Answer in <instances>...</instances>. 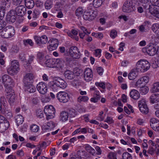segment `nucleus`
Instances as JSON below:
<instances>
[{
    "mask_svg": "<svg viewBox=\"0 0 159 159\" xmlns=\"http://www.w3.org/2000/svg\"><path fill=\"white\" fill-rule=\"evenodd\" d=\"M8 98V102L10 105H13L17 99L16 94H12L11 96L7 98Z\"/></svg>",
    "mask_w": 159,
    "mask_h": 159,
    "instance_id": "obj_30",
    "label": "nucleus"
},
{
    "mask_svg": "<svg viewBox=\"0 0 159 159\" xmlns=\"http://www.w3.org/2000/svg\"><path fill=\"white\" fill-rule=\"evenodd\" d=\"M150 91L152 93L159 92V82L154 83Z\"/></svg>",
    "mask_w": 159,
    "mask_h": 159,
    "instance_id": "obj_31",
    "label": "nucleus"
},
{
    "mask_svg": "<svg viewBox=\"0 0 159 159\" xmlns=\"http://www.w3.org/2000/svg\"><path fill=\"white\" fill-rule=\"evenodd\" d=\"M144 105H147L146 104V101L145 99H142L141 100L139 101V107H141L144 106Z\"/></svg>",
    "mask_w": 159,
    "mask_h": 159,
    "instance_id": "obj_52",
    "label": "nucleus"
},
{
    "mask_svg": "<svg viewBox=\"0 0 159 159\" xmlns=\"http://www.w3.org/2000/svg\"><path fill=\"white\" fill-rule=\"evenodd\" d=\"M37 116L40 118H42L43 117V112L40 110H37L36 112Z\"/></svg>",
    "mask_w": 159,
    "mask_h": 159,
    "instance_id": "obj_50",
    "label": "nucleus"
},
{
    "mask_svg": "<svg viewBox=\"0 0 159 159\" xmlns=\"http://www.w3.org/2000/svg\"><path fill=\"white\" fill-rule=\"evenodd\" d=\"M36 87L38 91L41 94H44L47 92L48 88L47 84L44 82H39L37 85Z\"/></svg>",
    "mask_w": 159,
    "mask_h": 159,
    "instance_id": "obj_11",
    "label": "nucleus"
},
{
    "mask_svg": "<svg viewBox=\"0 0 159 159\" xmlns=\"http://www.w3.org/2000/svg\"><path fill=\"white\" fill-rule=\"evenodd\" d=\"M44 55L43 53L39 52L37 54V57L39 60H42L44 57Z\"/></svg>",
    "mask_w": 159,
    "mask_h": 159,
    "instance_id": "obj_61",
    "label": "nucleus"
},
{
    "mask_svg": "<svg viewBox=\"0 0 159 159\" xmlns=\"http://www.w3.org/2000/svg\"><path fill=\"white\" fill-rule=\"evenodd\" d=\"M97 72L98 74L100 75H102L103 74V69L101 67H98L97 69Z\"/></svg>",
    "mask_w": 159,
    "mask_h": 159,
    "instance_id": "obj_62",
    "label": "nucleus"
},
{
    "mask_svg": "<svg viewBox=\"0 0 159 159\" xmlns=\"http://www.w3.org/2000/svg\"><path fill=\"white\" fill-rule=\"evenodd\" d=\"M34 39L37 43L39 45L45 44L48 40V38L45 35H43L41 37L35 36Z\"/></svg>",
    "mask_w": 159,
    "mask_h": 159,
    "instance_id": "obj_14",
    "label": "nucleus"
},
{
    "mask_svg": "<svg viewBox=\"0 0 159 159\" xmlns=\"http://www.w3.org/2000/svg\"><path fill=\"white\" fill-rule=\"evenodd\" d=\"M69 116L68 112L62 111L60 114V118L62 121H65L68 120Z\"/></svg>",
    "mask_w": 159,
    "mask_h": 159,
    "instance_id": "obj_34",
    "label": "nucleus"
},
{
    "mask_svg": "<svg viewBox=\"0 0 159 159\" xmlns=\"http://www.w3.org/2000/svg\"><path fill=\"white\" fill-rule=\"evenodd\" d=\"M150 12L157 18H159V5H152L150 9Z\"/></svg>",
    "mask_w": 159,
    "mask_h": 159,
    "instance_id": "obj_17",
    "label": "nucleus"
},
{
    "mask_svg": "<svg viewBox=\"0 0 159 159\" xmlns=\"http://www.w3.org/2000/svg\"><path fill=\"white\" fill-rule=\"evenodd\" d=\"M157 49L156 48L152 45H148L142 49V51L143 53H147L150 56H153L157 54Z\"/></svg>",
    "mask_w": 159,
    "mask_h": 159,
    "instance_id": "obj_8",
    "label": "nucleus"
},
{
    "mask_svg": "<svg viewBox=\"0 0 159 159\" xmlns=\"http://www.w3.org/2000/svg\"><path fill=\"white\" fill-rule=\"evenodd\" d=\"M2 5L3 6L2 9L5 7V8H8L10 7L11 4V0H2Z\"/></svg>",
    "mask_w": 159,
    "mask_h": 159,
    "instance_id": "obj_35",
    "label": "nucleus"
},
{
    "mask_svg": "<svg viewBox=\"0 0 159 159\" xmlns=\"http://www.w3.org/2000/svg\"><path fill=\"white\" fill-rule=\"evenodd\" d=\"M151 103H154L159 101V94L154 93L152 94L150 97Z\"/></svg>",
    "mask_w": 159,
    "mask_h": 159,
    "instance_id": "obj_23",
    "label": "nucleus"
},
{
    "mask_svg": "<svg viewBox=\"0 0 159 159\" xmlns=\"http://www.w3.org/2000/svg\"><path fill=\"white\" fill-rule=\"evenodd\" d=\"M85 148L88 152L92 154L93 155L95 153V150L89 145L88 144L85 145Z\"/></svg>",
    "mask_w": 159,
    "mask_h": 159,
    "instance_id": "obj_39",
    "label": "nucleus"
},
{
    "mask_svg": "<svg viewBox=\"0 0 159 159\" xmlns=\"http://www.w3.org/2000/svg\"><path fill=\"white\" fill-rule=\"evenodd\" d=\"M25 5L27 8L31 9L34 7V2L33 0H25Z\"/></svg>",
    "mask_w": 159,
    "mask_h": 159,
    "instance_id": "obj_28",
    "label": "nucleus"
},
{
    "mask_svg": "<svg viewBox=\"0 0 159 159\" xmlns=\"http://www.w3.org/2000/svg\"><path fill=\"white\" fill-rule=\"evenodd\" d=\"M5 89V95L7 98L10 97L12 94H15L14 92V90L12 89L11 86L6 87Z\"/></svg>",
    "mask_w": 159,
    "mask_h": 159,
    "instance_id": "obj_26",
    "label": "nucleus"
},
{
    "mask_svg": "<svg viewBox=\"0 0 159 159\" xmlns=\"http://www.w3.org/2000/svg\"><path fill=\"white\" fill-rule=\"evenodd\" d=\"M64 58H58L56 59V66L58 68L62 69L64 66V63L66 61L69 62L72 61V58L69 55L68 53L65 52L63 55Z\"/></svg>",
    "mask_w": 159,
    "mask_h": 159,
    "instance_id": "obj_5",
    "label": "nucleus"
},
{
    "mask_svg": "<svg viewBox=\"0 0 159 159\" xmlns=\"http://www.w3.org/2000/svg\"><path fill=\"white\" fill-rule=\"evenodd\" d=\"M84 10L81 7H79L75 11V14L77 16H80L82 15L83 12Z\"/></svg>",
    "mask_w": 159,
    "mask_h": 159,
    "instance_id": "obj_47",
    "label": "nucleus"
},
{
    "mask_svg": "<svg viewBox=\"0 0 159 159\" xmlns=\"http://www.w3.org/2000/svg\"><path fill=\"white\" fill-rule=\"evenodd\" d=\"M45 8L46 9H50L52 7V2L51 0H47L45 3Z\"/></svg>",
    "mask_w": 159,
    "mask_h": 159,
    "instance_id": "obj_40",
    "label": "nucleus"
},
{
    "mask_svg": "<svg viewBox=\"0 0 159 159\" xmlns=\"http://www.w3.org/2000/svg\"><path fill=\"white\" fill-rule=\"evenodd\" d=\"M143 82V80L141 79V78L138 80L136 82L135 84V86L137 87V88L141 86V84H142Z\"/></svg>",
    "mask_w": 159,
    "mask_h": 159,
    "instance_id": "obj_56",
    "label": "nucleus"
},
{
    "mask_svg": "<svg viewBox=\"0 0 159 159\" xmlns=\"http://www.w3.org/2000/svg\"><path fill=\"white\" fill-rule=\"evenodd\" d=\"M68 113L70 117H74L77 115V112L73 109L69 110Z\"/></svg>",
    "mask_w": 159,
    "mask_h": 159,
    "instance_id": "obj_41",
    "label": "nucleus"
},
{
    "mask_svg": "<svg viewBox=\"0 0 159 159\" xmlns=\"http://www.w3.org/2000/svg\"><path fill=\"white\" fill-rule=\"evenodd\" d=\"M2 123V127L3 129L6 130L7 129L9 126V121L7 120H5L4 122Z\"/></svg>",
    "mask_w": 159,
    "mask_h": 159,
    "instance_id": "obj_46",
    "label": "nucleus"
},
{
    "mask_svg": "<svg viewBox=\"0 0 159 159\" xmlns=\"http://www.w3.org/2000/svg\"><path fill=\"white\" fill-rule=\"evenodd\" d=\"M6 22L5 21L2 20H0V30H2L6 25Z\"/></svg>",
    "mask_w": 159,
    "mask_h": 159,
    "instance_id": "obj_54",
    "label": "nucleus"
},
{
    "mask_svg": "<svg viewBox=\"0 0 159 159\" xmlns=\"http://www.w3.org/2000/svg\"><path fill=\"white\" fill-rule=\"evenodd\" d=\"M150 125L153 130L156 131H159V120L156 118H153L150 120Z\"/></svg>",
    "mask_w": 159,
    "mask_h": 159,
    "instance_id": "obj_16",
    "label": "nucleus"
},
{
    "mask_svg": "<svg viewBox=\"0 0 159 159\" xmlns=\"http://www.w3.org/2000/svg\"><path fill=\"white\" fill-rule=\"evenodd\" d=\"M102 3L101 0H93V5L95 8L100 7Z\"/></svg>",
    "mask_w": 159,
    "mask_h": 159,
    "instance_id": "obj_43",
    "label": "nucleus"
},
{
    "mask_svg": "<svg viewBox=\"0 0 159 159\" xmlns=\"http://www.w3.org/2000/svg\"><path fill=\"white\" fill-rule=\"evenodd\" d=\"M39 14V12L37 10H34L33 13V17L34 18H36L37 16Z\"/></svg>",
    "mask_w": 159,
    "mask_h": 159,
    "instance_id": "obj_64",
    "label": "nucleus"
},
{
    "mask_svg": "<svg viewBox=\"0 0 159 159\" xmlns=\"http://www.w3.org/2000/svg\"><path fill=\"white\" fill-rule=\"evenodd\" d=\"M116 155V154L115 153L111 152L108 156L109 159H117Z\"/></svg>",
    "mask_w": 159,
    "mask_h": 159,
    "instance_id": "obj_49",
    "label": "nucleus"
},
{
    "mask_svg": "<svg viewBox=\"0 0 159 159\" xmlns=\"http://www.w3.org/2000/svg\"><path fill=\"white\" fill-rule=\"evenodd\" d=\"M2 114L4 115L7 118H10L12 116V114L10 110H8L6 111L2 110Z\"/></svg>",
    "mask_w": 159,
    "mask_h": 159,
    "instance_id": "obj_44",
    "label": "nucleus"
},
{
    "mask_svg": "<svg viewBox=\"0 0 159 159\" xmlns=\"http://www.w3.org/2000/svg\"><path fill=\"white\" fill-rule=\"evenodd\" d=\"M93 72L90 68H87L84 72V80L87 82L92 80L93 78Z\"/></svg>",
    "mask_w": 159,
    "mask_h": 159,
    "instance_id": "obj_12",
    "label": "nucleus"
},
{
    "mask_svg": "<svg viewBox=\"0 0 159 159\" xmlns=\"http://www.w3.org/2000/svg\"><path fill=\"white\" fill-rule=\"evenodd\" d=\"M130 97L134 100H137L140 97V94L138 91L135 89H133L130 92Z\"/></svg>",
    "mask_w": 159,
    "mask_h": 159,
    "instance_id": "obj_21",
    "label": "nucleus"
},
{
    "mask_svg": "<svg viewBox=\"0 0 159 159\" xmlns=\"http://www.w3.org/2000/svg\"><path fill=\"white\" fill-rule=\"evenodd\" d=\"M95 84L97 86L100 87L102 89H105L106 88L105 84L103 82H96Z\"/></svg>",
    "mask_w": 159,
    "mask_h": 159,
    "instance_id": "obj_53",
    "label": "nucleus"
},
{
    "mask_svg": "<svg viewBox=\"0 0 159 159\" xmlns=\"http://www.w3.org/2000/svg\"><path fill=\"white\" fill-rule=\"evenodd\" d=\"M44 112L46 116V119L47 120L54 117L55 110L54 107L51 105H47L44 108Z\"/></svg>",
    "mask_w": 159,
    "mask_h": 159,
    "instance_id": "obj_6",
    "label": "nucleus"
},
{
    "mask_svg": "<svg viewBox=\"0 0 159 159\" xmlns=\"http://www.w3.org/2000/svg\"><path fill=\"white\" fill-rule=\"evenodd\" d=\"M30 129L32 132H37L39 131V127L37 125L33 124L30 126Z\"/></svg>",
    "mask_w": 159,
    "mask_h": 159,
    "instance_id": "obj_45",
    "label": "nucleus"
},
{
    "mask_svg": "<svg viewBox=\"0 0 159 159\" xmlns=\"http://www.w3.org/2000/svg\"><path fill=\"white\" fill-rule=\"evenodd\" d=\"M64 75L66 79L68 80H72L75 77L74 72L68 70H66L65 71Z\"/></svg>",
    "mask_w": 159,
    "mask_h": 159,
    "instance_id": "obj_19",
    "label": "nucleus"
},
{
    "mask_svg": "<svg viewBox=\"0 0 159 159\" xmlns=\"http://www.w3.org/2000/svg\"><path fill=\"white\" fill-rule=\"evenodd\" d=\"M150 65L149 62L144 60L139 61L136 64V70L139 71L144 72L147 71L150 68Z\"/></svg>",
    "mask_w": 159,
    "mask_h": 159,
    "instance_id": "obj_4",
    "label": "nucleus"
},
{
    "mask_svg": "<svg viewBox=\"0 0 159 159\" xmlns=\"http://www.w3.org/2000/svg\"><path fill=\"white\" fill-rule=\"evenodd\" d=\"M19 66V63L18 61L14 60L11 61V66H12L13 67L16 68L19 70L20 69Z\"/></svg>",
    "mask_w": 159,
    "mask_h": 159,
    "instance_id": "obj_36",
    "label": "nucleus"
},
{
    "mask_svg": "<svg viewBox=\"0 0 159 159\" xmlns=\"http://www.w3.org/2000/svg\"><path fill=\"white\" fill-rule=\"evenodd\" d=\"M55 63V62L54 59H48L45 62L46 65L49 67H52Z\"/></svg>",
    "mask_w": 159,
    "mask_h": 159,
    "instance_id": "obj_33",
    "label": "nucleus"
},
{
    "mask_svg": "<svg viewBox=\"0 0 159 159\" xmlns=\"http://www.w3.org/2000/svg\"><path fill=\"white\" fill-rule=\"evenodd\" d=\"M19 71L16 68L13 67L12 66H10L7 69L8 74L11 75H16Z\"/></svg>",
    "mask_w": 159,
    "mask_h": 159,
    "instance_id": "obj_27",
    "label": "nucleus"
},
{
    "mask_svg": "<svg viewBox=\"0 0 159 159\" xmlns=\"http://www.w3.org/2000/svg\"><path fill=\"white\" fill-rule=\"evenodd\" d=\"M136 0H126L124 3L122 10L124 12L129 13L135 10L136 5Z\"/></svg>",
    "mask_w": 159,
    "mask_h": 159,
    "instance_id": "obj_2",
    "label": "nucleus"
},
{
    "mask_svg": "<svg viewBox=\"0 0 159 159\" xmlns=\"http://www.w3.org/2000/svg\"><path fill=\"white\" fill-rule=\"evenodd\" d=\"M90 11L85 12L83 16L84 19L85 20L91 21L94 20V17H92Z\"/></svg>",
    "mask_w": 159,
    "mask_h": 159,
    "instance_id": "obj_25",
    "label": "nucleus"
},
{
    "mask_svg": "<svg viewBox=\"0 0 159 159\" xmlns=\"http://www.w3.org/2000/svg\"><path fill=\"white\" fill-rule=\"evenodd\" d=\"M122 159H132V157L130 153L126 152L122 154Z\"/></svg>",
    "mask_w": 159,
    "mask_h": 159,
    "instance_id": "obj_42",
    "label": "nucleus"
},
{
    "mask_svg": "<svg viewBox=\"0 0 159 159\" xmlns=\"http://www.w3.org/2000/svg\"><path fill=\"white\" fill-rule=\"evenodd\" d=\"M8 19L10 22L11 23L14 22L16 18V16L17 15L14 10H11L8 13Z\"/></svg>",
    "mask_w": 159,
    "mask_h": 159,
    "instance_id": "obj_18",
    "label": "nucleus"
},
{
    "mask_svg": "<svg viewBox=\"0 0 159 159\" xmlns=\"http://www.w3.org/2000/svg\"><path fill=\"white\" fill-rule=\"evenodd\" d=\"M15 119L16 120L17 126L21 124L24 121V118L20 115H18L15 117Z\"/></svg>",
    "mask_w": 159,
    "mask_h": 159,
    "instance_id": "obj_29",
    "label": "nucleus"
},
{
    "mask_svg": "<svg viewBox=\"0 0 159 159\" xmlns=\"http://www.w3.org/2000/svg\"><path fill=\"white\" fill-rule=\"evenodd\" d=\"M50 87L54 92L60 90L61 89H65L67 86L66 82L61 78L59 77H55L53 80L50 82Z\"/></svg>",
    "mask_w": 159,
    "mask_h": 159,
    "instance_id": "obj_1",
    "label": "nucleus"
},
{
    "mask_svg": "<svg viewBox=\"0 0 159 159\" xmlns=\"http://www.w3.org/2000/svg\"><path fill=\"white\" fill-rule=\"evenodd\" d=\"M138 71L136 69H133L128 75L129 79L131 80H133L137 76Z\"/></svg>",
    "mask_w": 159,
    "mask_h": 159,
    "instance_id": "obj_22",
    "label": "nucleus"
},
{
    "mask_svg": "<svg viewBox=\"0 0 159 159\" xmlns=\"http://www.w3.org/2000/svg\"><path fill=\"white\" fill-rule=\"evenodd\" d=\"M155 152V149L152 147H149L148 151V153L151 155L154 154Z\"/></svg>",
    "mask_w": 159,
    "mask_h": 159,
    "instance_id": "obj_59",
    "label": "nucleus"
},
{
    "mask_svg": "<svg viewBox=\"0 0 159 159\" xmlns=\"http://www.w3.org/2000/svg\"><path fill=\"white\" fill-rule=\"evenodd\" d=\"M94 97L97 99L98 100H100L101 96L99 94V92L98 91H95L94 94Z\"/></svg>",
    "mask_w": 159,
    "mask_h": 159,
    "instance_id": "obj_55",
    "label": "nucleus"
},
{
    "mask_svg": "<svg viewBox=\"0 0 159 159\" xmlns=\"http://www.w3.org/2000/svg\"><path fill=\"white\" fill-rule=\"evenodd\" d=\"M143 6L144 8L146 9H148L149 11L150 12V8H152V5H150L149 4V3H148L146 4H144L143 5Z\"/></svg>",
    "mask_w": 159,
    "mask_h": 159,
    "instance_id": "obj_63",
    "label": "nucleus"
},
{
    "mask_svg": "<svg viewBox=\"0 0 159 159\" xmlns=\"http://www.w3.org/2000/svg\"><path fill=\"white\" fill-rule=\"evenodd\" d=\"M24 43L25 45H27L29 44L31 46L33 45L34 43L32 40L30 39H28L24 41Z\"/></svg>",
    "mask_w": 159,
    "mask_h": 159,
    "instance_id": "obj_51",
    "label": "nucleus"
},
{
    "mask_svg": "<svg viewBox=\"0 0 159 159\" xmlns=\"http://www.w3.org/2000/svg\"><path fill=\"white\" fill-rule=\"evenodd\" d=\"M15 33L14 27L9 25L4 28L1 32L2 37L4 38H9L13 36Z\"/></svg>",
    "mask_w": 159,
    "mask_h": 159,
    "instance_id": "obj_3",
    "label": "nucleus"
},
{
    "mask_svg": "<svg viewBox=\"0 0 159 159\" xmlns=\"http://www.w3.org/2000/svg\"><path fill=\"white\" fill-rule=\"evenodd\" d=\"M69 55L74 59H78L80 57V53L79 49L76 46H72L70 48L69 50Z\"/></svg>",
    "mask_w": 159,
    "mask_h": 159,
    "instance_id": "obj_9",
    "label": "nucleus"
},
{
    "mask_svg": "<svg viewBox=\"0 0 159 159\" xmlns=\"http://www.w3.org/2000/svg\"><path fill=\"white\" fill-rule=\"evenodd\" d=\"M48 43H49L48 47L49 48H50L51 47L52 50L55 49L57 47L58 45V42L57 39H52L50 41L48 42Z\"/></svg>",
    "mask_w": 159,
    "mask_h": 159,
    "instance_id": "obj_20",
    "label": "nucleus"
},
{
    "mask_svg": "<svg viewBox=\"0 0 159 159\" xmlns=\"http://www.w3.org/2000/svg\"><path fill=\"white\" fill-rule=\"evenodd\" d=\"M101 50L100 49H96L95 50L94 55L96 57L99 56L101 55Z\"/></svg>",
    "mask_w": 159,
    "mask_h": 159,
    "instance_id": "obj_58",
    "label": "nucleus"
},
{
    "mask_svg": "<svg viewBox=\"0 0 159 159\" xmlns=\"http://www.w3.org/2000/svg\"><path fill=\"white\" fill-rule=\"evenodd\" d=\"M47 125L49 128V129L53 128L55 127L54 123L52 121L48 122Z\"/></svg>",
    "mask_w": 159,
    "mask_h": 159,
    "instance_id": "obj_57",
    "label": "nucleus"
},
{
    "mask_svg": "<svg viewBox=\"0 0 159 159\" xmlns=\"http://www.w3.org/2000/svg\"><path fill=\"white\" fill-rule=\"evenodd\" d=\"M152 28L153 31L157 35H159V25L157 24H153L152 26Z\"/></svg>",
    "mask_w": 159,
    "mask_h": 159,
    "instance_id": "obj_37",
    "label": "nucleus"
},
{
    "mask_svg": "<svg viewBox=\"0 0 159 159\" xmlns=\"http://www.w3.org/2000/svg\"><path fill=\"white\" fill-rule=\"evenodd\" d=\"M24 85L25 90L30 93H33L36 91V88L32 84Z\"/></svg>",
    "mask_w": 159,
    "mask_h": 159,
    "instance_id": "obj_24",
    "label": "nucleus"
},
{
    "mask_svg": "<svg viewBox=\"0 0 159 159\" xmlns=\"http://www.w3.org/2000/svg\"><path fill=\"white\" fill-rule=\"evenodd\" d=\"M105 122H107L109 124H111L114 122V121L110 117H107L105 120Z\"/></svg>",
    "mask_w": 159,
    "mask_h": 159,
    "instance_id": "obj_60",
    "label": "nucleus"
},
{
    "mask_svg": "<svg viewBox=\"0 0 159 159\" xmlns=\"http://www.w3.org/2000/svg\"><path fill=\"white\" fill-rule=\"evenodd\" d=\"M34 78L33 74L32 73H27L23 78V83L24 85H27L32 84Z\"/></svg>",
    "mask_w": 159,
    "mask_h": 159,
    "instance_id": "obj_13",
    "label": "nucleus"
},
{
    "mask_svg": "<svg viewBox=\"0 0 159 159\" xmlns=\"http://www.w3.org/2000/svg\"><path fill=\"white\" fill-rule=\"evenodd\" d=\"M141 112L143 113L147 114L149 112V109L147 105H144V106L139 107Z\"/></svg>",
    "mask_w": 159,
    "mask_h": 159,
    "instance_id": "obj_38",
    "label": "nucleus"
},
{
    "mask_svg": "<svg viewBox=\"0 0 159 159\" xmlns=\"http://www.w3.org/2000/svg\"><path fill=\"white\" fill-rule=\"evenodd\" d=\"M15 11L17 15L22 16L26 13V8L24 6L20 5L16 7Z\"/></svg>",
    "mask_w": 159,
    "mask_h": 159,
    "instance_id": "obj_15",
    "label": "nucleus"
},
{
    "mask_svg": "<svg viewBox=\"0 0 159 159\" xmlns=\"http://www.w3.org/2000/svg\"><path fill=\"white\" fill-rule=\"evenodd\" d=\"M117 32L115 30H112L111 31L110 37L113 39H114L117 36Z\"/></svg>",
    "mask_w": 159,
    "mask_h": 159,
    "instance_id": "obj_48",
    "label": "nucleus"
},
{
    "mask_svg": "<svg viewBox=\"0 0 159 159\" xmlns=\"http://www.w3.org/2000/svg\"><path fill=\"white\" fill-rule=\"evenodd\" d=\"M2 79L5 87H10V85L14 84L13 80L7 75L5 74L3 75Z\"/></svg>",
    "mask_w": 159,
    "mask_h": 159,
    "instance_id": "obj_10",
    "label": "nucleus"
},
{
    "mask_svg": "<svg viewBox=\"0 0 159 159\" xmlns=\"http://www.w3.org/2000/svg\"><path fill=\"white\" fill-rule=\"evenodd\" d=\"M57 98L59 102L63 103L68 102L70 99L69 95L64 91H60L57 94Z\"/></svg>",
    "mask_w": 159,
    "mask_h": 159,
    "instance_id": "obj_7",
    "label": "nucleus"
},
{
    "mask_svg": "<svg viewBox=\"0 0 159 159\" xmlns=\"http://www.w3.org/2000/svg\"><path fill=\"white\" fill-rule=\"evenodd\" d=\"M137 89L139 90L140 93L144 94L147 93L149 90L148 88L146 86L142 85Z\"/></svg>",
    "mask_w": 159,
    "mask_h": 159,
    "instance_id": "obj_32",
    "label": "nucleus"
}]
</instances>
